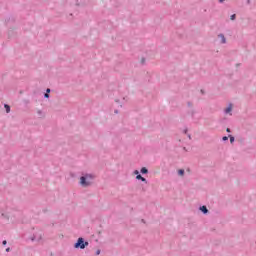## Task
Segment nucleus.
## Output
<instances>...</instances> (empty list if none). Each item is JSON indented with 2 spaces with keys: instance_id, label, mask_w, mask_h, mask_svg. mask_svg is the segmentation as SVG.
<instances>
[{
  "instance_id": "26",
  "label": "nucleus",
  "mask_w": 256,
  "mask_h": 256,
  "mask_svg": "<svg viewBox=\"0 0 256 256\" xmlns=\"http://www.w3.org/2000/svg\"><path fill=\"white\" fill-rule=\"evenodd\" d=\"M142 223H145V219H142Z\"/></svg>"
},
{
  "instance_id": "1",
  "label": "nucleus",
  "mask_w": 256,
  "mask_h": 256,
  "mask_svg": "<svg viewBox=\"0 0 256 256\" xmlns=\"http://www.w3.org/2000/svg\"><path fill=\"white\" fill-rule=\"evenodd\" d=\"M75 249H85V247H89V242L85 241V238H78L77 242L74 244Z\"/></svg>"
},
{
  "instance_id": "17",
  "label": "nucleus",
  "mask_w": 256,
  "mask_h": 256,
  "mask_svg": "<svg viewBox=\"0 0 256 256\" xmlns=\"http://www.w3.org/2000/svg\"><path fill=\"white\" fill-rule=\"evenodd\" d=\"M100 254H101V250H97L96 255H100Z\"/></svg>"
},
{
  "instance_id": "10",
  "label": "nucleus",
  "mask_w": 256,
  "mask_h": 256,
  "mask_svg": "<svg viewBox=\"0 0 256 256\" xmlns=\"http://www.w3.org/2000/svg\"><path fill=\"white\" fill-rule=\"evenodd\" d=\"M178 175H180V176L185 175V170H183V169L178 170Z\"/></svg>"
},
{
  "instance_id": "6",
  "label": "nucleus",
  "mask_w": 256,
  "mask_h": 256,
  "mask_svg": "<svg viewBox=\"0 0 256 256\" xmlns=\"http://www.w3.org/2000/svg\"><path fill=\"white\" fill-rule=\"evenodd\" d=\"M140 173H142V175H147V173H149V170L146 167H142Z\"/></svg>"
},
{
  "instance_id": "2",
  "label": "nucleus",
  "mask_w": 256,
  "mask_h": 256,
  "mask_svg": "<svg viewBox=\"0 0 256 256\" xmlns=\"http://www.w3.org/2000/svg\"><path fill=\"white\" fill-rule=\"evenodd\" d=\"M87 179H93V175L92 174H86L85 176L80 177V185H82V187L91 186V182L87 181Z\"/></svg>"
},
{
  "instance_id": "24",
  "label": "nucleus",
  "mask_w": 256,
  "mask_h": 256,
  "mask_svg": "<svg viewBox=\"0 0 256 256\" xmlns=\"http://www.w3.org/2000/svg\"><path fill=\"white\" fill-rule=\"evenodd\" d=\"M187 131H188V130H187V129H185V130H184V133H185V134H187Z\"/></svg>"
},
{
  "instance_id": "27",
  "label": "nucleus",
  "mask_w": 256,
  "mask_h": 256,
  "mask_svg": "<svg viewBox=\"0 0 256 256\" xmlns=\"http://www.w3.org/2000/svg\"><path fill=\"white\" fill-rule=\"evenodd\" d=\"M38 113H39V115H41V110H40V111H38Z\"/></svg>"
},
{
  "instance_id": "21",
  "label": "nucleus",
  "mask_w": 256,
  "mask_h": 256,
  "mask_svg": "<svg viewBox=\"0 0 256 256\" xmlns=\"http://www.w3.org/2000/svg\"><path fill=\"white\" fill-rule=\"evenodd\" d=\"M225 2V0H219V3H224Z\"/></svg>"
},
{
  "instance_id": "16",
  "label": "nucleus",
  "mask_w": 256,
  "mask_h": 256,
  "mask_svg": "<svg viewBox=\"0 0 256 256\" xmlns=\"http://www.w3.org/2000/svg\"><path fill=\"white\" fill-rule=\"evenodd\" d=\"M2 245H7V240H3Z\"/></svg>"
},
{
  "instance_id": "23",
  "label": "nucleus",
  "mask_w": 256,
  "mask_h": 256,
  "mask_svg": "<svg viewBox=\"0 0 256 256\" xmlns=\"http://www.w3.org/2000/svg\"><path fill=\"white\" fill-rule=\"evenodd\" d=\"M2 217H7V216L5 215V213H2Z\"/></svg>"
},
{
  "instance_id": "29",
  "label": "nucleus",
  "mask_w": 256,
  "mask_h": 256,
  "mask_svg": "<svg viewBox=\"0 0 256 256\" xmlns=\"http://www.w3.org/2000/svg\"><path fill=\"white\" fill-rule=\"evenodd\" d=\"M189 139H191V135H188Z\"/></svg>"
},
{
  "instance_id": "18",
  "label": "nucleus",
  "mask_w": 256,
  "mask_h": 256,
  "mask_svg": "<svg viewBox=\"0 0 256 256\" xmlns=\"http://www.w3.org/2000/svg\"><path fill=\"white\" fill-rule=\"evenodd\" d=\"M227 133H231V128L226 129Z\"/></svg>"
},
{
  "instance_id": "5",
  "label": "nucleus",
  "mask_w": 256,
  "mask_h": 256,
  "mask_svg": "<svg viewBox=\"0 0 256 256\" xmlns=\"http://www.w3.org/2000/svg\"><path fill=\"white\" fill-rule=\"evenodd\" d=\"M218 37H220L222 44L227 43V39L225 38V35H224V34H219Z\"/></svg>"
},
{
  "instance_id": "20",
  "label": "nucleus",
  "mask_w": 256,
  "mask_h": 256,
  "mask_svg": "<svg viewBox=\"0 0 256 256\" xmlns=\"http://www.w3.org/2000/svg\"><path fill=\"white\" fill-rule=\"evenodd\" d=\"M200 93H202V95H205V90H200Z\"/></svg>"
},
{
  "instance_id": "19",
  "label": "nucleus",
  "mask_w": 256,
  "mask_h": 256,
  "mask_svg": "<svg viewBox=\"0 0 256 256\" xmlns=\"http://www.w3.org/2000/svg\"><path fill=\"white\" fill-rule=\"evenodd\" d=\"M11 251V248H6V253H9Z\"/></svg>"
},
{
  "instance_id": "13",
  "label": "nucleus",
  "mask_w": 256,
  "mask_h": 256,
  "mask_svg": "<svg viewBox=\"0 0 256 256\" xmlns=\"http://www.w3.org/2000/svg\"><path fill=\"white\" fill-rule=\"evenodd\" d=\"M222 141H229V137L227 136L222 137Z\"/></svg>"
},
{
  "instance_id": "25",
  "label": "nucleus",
  "mask_w": 256,
  "mask_h": 256,
  "mask_svg": "<svg viewBox=\"0 0 256 256\" xmlns=\"http://www.w3.org/2000/svg\"><path fill=\"white\" fill-rule=\"evenodd\" d=\"M115 113H119V110H115Z\"/></svg>"
},
{
  "instance_id": "15",
  "label": "nucleus",
  "mask_w": 256,
  "mask_h": 256,
  "mask_svg": "<svg viewBox=\"0 0 256 256\" xmlns=\"http://www.w3.org/2000/svg\"><path fill=\"white\" fill-rule=\"evenodd\" d=\"M134 175H136V177H137V175H139V170H135Z\"/></svg>"
},
{
  "instance_id": "8",
  "label": "nucleus",
  "mask_w": 256,
  "mask_h": 256,
  "mask_svg": "<svg viewBox=\"0 0 256 256\" xmlns=\"http://www.w3.org/2000/svg\"><path fill=\"white\" fill-rule=\"evenodd\" d=\"M233 109V106L230 104L226 109H225V113H231Z\"/></svg>"
},
{
  "instance_id": "12",
  "label": "nucleus",
  "mask_w": 256,
  "mask_h": 256,
  "mask_svg": "<svg viewBox=\"0 0 256 256\" xmlns=\"http://www.w3.org/2000/svg\"><path fill=\"white\" fill-rule=\"evenodd\" d=\"M230 19H231V21H235V19H237V15L236 14H232L230 16Z\"/></svg>"
},
{
  "instance_id": "3",
  "label": "nucleus",
  "mask_w": 256,
  "mask_h": 256,
  "mask_svg": "<svg viewBox=\"0 0 256 256\" xmlns=\"http://www.w3.org/2000/svg\"><path fill=\"white\" fill-rule=\"evenodd\" d=\"M200 211L204 214L207 215L209 213V209H207V206H201Z\"/></svg>"
},
{
  "instance_id": "4",
  "label": "nucleus",
  "mask_w": 256,
  "mask_h": 256,
  "mask_svg": "<svg viewBox=\"0 0 256 256\" xmlns=\"http://www.w3.org/2000/svg\"><path fill=\"white\" fill-rule=\"evenodd\" d=\"M136 179H137L138 181H142L143 183H147V179H146L145 177H142L141 174H138V175L136 176Z\"/></svg>"
},
{
  "instance_id": "28",
  "label": "nucleus",
  "mask_w": 256,
  "mask_h": 256,
  "mask_svg": "<svg viewBox=\"0 0 256 256\" xmlns=\"http://www.w3.org/2000/svg\"><path fill=\"white\" fill-rule=\"evenodd\" d=\"M32 241H35V237L32 238Z\"/></svg>"
},
{
  "instance_id": "22",
  "label": "nucleus",
  "mask_w": 256,
  "mask_h": 256,
  "mask_svg": "<svg viewBox=\"0 0 256 256\" xmlns=\"http://www.w3.org/2000/svg\"><path fill=\"white\" fill-rule=\"evenodd\" d=\"M142 63H145V58H142Z\"/></svg>"
},
{
  "instance_id": "9",
  "label": "nucleus",
  "mask_w": 256,
  "mask_h": 256,
  "mask_svg": "<svg viewBox=\"0 0 256 256\" xmlns=\"http://www.w3.org/2000/svg\"><path fill=\"white\" fill-rule=\"evenodd\" d=\"M4 107L6 109V113H11V106H9L8 104H5Z\"/></svg>"
},
{
  "instance_id": "11",
  "label": "nucleus",
  "mask_w": 256,
  "mask_h": 256,
  "mask_svg": "<svg viewBox=\"0 0 256 256\" xmlns=\"http://www.w3.org/2000/svg\"><path fill=\"white\" fill-rule=\"evenodd\" d=\"M230 139V143H235V137H233L232 135L228 136Z\"/></svg>"
},
{
  "instance_id": "14",
  "label": "nucleus",
  "mask_w": 256,
  "mask_h": 256,
  "mask_svg": "<svg viewBox=\"0 0 256 256\" xmlns=\"http://www.w3.org/2000/svg\"><path fill=\"white\" fill-rule=\"evenodd\" d=\"M188 107H193V103L187 102Z\"/></svg>"
},
{
  "instance_id": "7",
  "label": "nucleus",
  "mask_w": 256,
  "mask_h": 256,
  "mask_svg": "<svg viewBox=\"0 0 256 256\" xmlns=\"http://www.w3.org/2000/svg\"><path fill=\"white\" fill-rule=\"evenodd\" d=\"M49 93H51V89H50V88H47V89H46V92H45V94H44L45 99H49V97H50Z\"/></svg>"
}]
</instances>
